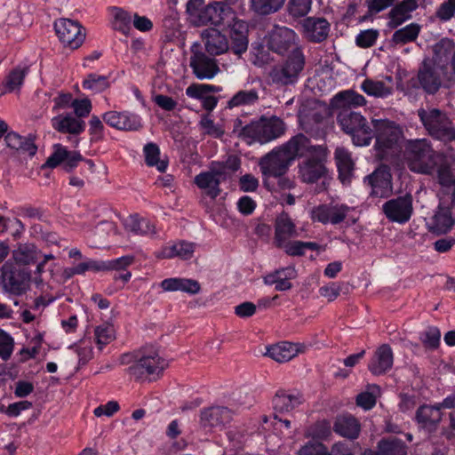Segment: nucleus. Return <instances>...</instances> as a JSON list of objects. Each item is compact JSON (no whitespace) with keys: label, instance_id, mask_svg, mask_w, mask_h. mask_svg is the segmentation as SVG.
I'll list each match as a JSON object with an SVG mask.
<instances>
[{"label":"nucleus","instance_id":"nucleus-1","mask_svg":"<svg viewBox=\"0 0 455 455\" xmlns=\"http://www.w3.org/2000/svg\"><path fill=\"white\" fill-rule=\"evenodd\" d=\"M428 135L443 146L435 150L428 144V169L435 173L439 185L437 196L440 201L451 196V205L455 208V172L451 169L454 150L451 146L455 141V125L445 113L434 108L428 112Z\"/></svg>","mask_w":455,"mask_h":455},{"label":"nucleus","instance_id":"nucleus-2","mask_svg":"<svg viewBox=\"0 0 455 455\" xmlns=\"http://www.w3.org/2000/svg\"><path fill=\"white\" fill-rule=\"evenodd\" d=\"M366 99L354 90L338 92L331 100V106L336 113L337 123L340 129L356 146L370 145L373 139V130L367 119L355 108L365 106Z\"/></svg>","mask_w":455,"mask_h":455},{"label":"nucleus","instance_id":"nucleus-3","mask_svg":"<svg viewBox=\"0 0 455 455\" xmlns=\"http://www.w3.org/2000/svg\"><path fill=\"white\" fill-rule=\"evenodd\" d=\"M306 136L302 133L293 136L288 142L276 148L259 159V166L265 178L284 175L299 151L306 146Z\"/></svg>","mask_w":455,"mask_h":455},{"label":"nucleus","instance_id":"nucleus-4","mask_svg":"<svg viewBox=\"0 0 455 455\" xmlns=\"http://www.w3.org/2000/svg\"><path fill=\"white\" fill-rule=\"evenodd\" d=\"M306 140V146L298 153V156H305V159L298 166L299 177L302 182L313 184L324 178L328 173L326 163L329 151L324 145H312L307 136Z\"/></svg>","mask_w":455,"mask_h":455},{"label":"nucleus","instance_id":"nucleus-5","mask_svg":"<svg viewBox=\"0 0 455 455\" xmlns=\"http://www.w3.org/2000/svg\"><path fill=\"white\" fill-rule=\"evenodd\" d=\"M187 12L196 26H222L234 16V10L227 4L213 2L204 4L203 0H189L187 3Z\"/></svg>","mask_w":455,"mask_h":455},{"label":"nucleus","instance_id":"nucleus-6","mask_svg":"<svg viewBox=\"0 0 455 455\" xmlns=\"http://www.w3.org/2000/svg\"><path fill=\"white\" fill-rule=\"evenodd\" d=\"M306 66V57L302 50H296L287 55L286 59L274 65L268 78L271 84L280 87L294 85L299 81Z\"/></svg>","mask_w":455,"mask_h":455},{"label":"nucleus","instance_id":"nucleus-7","mask_svg":"<svg viewBox=\"0 0 455 455\" xmlns=\"http://www.w3.org/2000/svg\"><path fill=\"white\" fill-rule=\"evenodd\" d=\"M285 132V124L277 117H261L259 121L242 127L239 136L252 139L261 144L281 137Z\"/></svg>","mask_w":455,"mask_h":455},{"label":"nucleus","instance_id":"nucleus-8","mask_svg":"<svg viewBox=\"0 0 455 455\" xmlns=\"http://www.w3.org/2000/svg\"><path fill=\"white\" fill-rule=\"evenodd\" d=\"M371 123L378 156L381 159L386 158L387 151L392 149L403 137V130L395 122L387 119H375Z\"/></svg>","mask_w":455,"mask_h":455},{"label":"nucleus","instance_id":"nucleus-9","mask_svg":"<svg viewBox=\"0 0 455 455\" xmlns=\"http://www.w3.org/2000/svg\"><path fill=\"white\" fill-rule=\"evenodd\" d=\"M30 271L26 267L17 263L6 261L1 267V280L3 288L13 295H22L30 285Z\"/></svg>","mask_w":455,"mask_h":455},{"label":"nucleus","instance_id":"nucleus-10","mask_svg":"<svg viewBox=\"0 0 455 455\" xmlns=\"http://www.w3.org/2000/svg\"><path fill=\"white\" fill-rule=\"evenodd\" d=\"M140 354V357L128 368L129 374L137 380L145 376L159 375L167 366L166 361L153 347L144 349Z\"/></svg>","mask_w":455,"mask_h":455},{"label":"nucleus","instance_id":"nucleus-11","mask_svg":"<svg viewBox=\"0 0 455 455\" xmlns=\"http://www.w3.org/2000/svg\"><path fill=\"white\" fill-rule=\"evenodd\" d=\"M403 164L411 172L427 173V140L425 139L406 140L401 147Z\"/></svg>","mask_w":455,"mask_h":455},{"label":"nucleus","instance_id":"nucleus-12","mask_svg":"<svg viewBox=\"0 0 455 455\" xmlns=\"http://www.w3.org/2000/svg\"><path fill=\"white\" fill-rule=\"evenodd\" d=\"M267 45L270 51L279 55L302 50L298 44L296 33L286 27H275L268 36Z\"/></svg>","mask_w":455,"mask_h":455},{"label":"nucleus","instance_id":"nucleus-13","mask_svg":"<svg viewBox=\"0 0 455 455\" xmlns=\"http://www.w3.org/2000/svg\"><path fill=\"white\" fill-rule=\"evenodd\" d=\"M229 37L230 51L236 55H241L248 49V24L239 19L234 12V16L222 25Z\"/></svg>","mask_w":455,"mask_h":455},{"label":"nucleus","instance_id":"nucleus-14","mask_svg":"<svg viewBox=\"0 0 455 455\" xmlns=\"http://www.w3.org/2000/svg\"><path fill=\"white\" fill-rule=\"evenodd\" d=\"M54 29L62 44L72 50L79 48L85 39L84 28L77 21L69 19L56 20Z\"/></svg>","mask_w":455,"mask_h":455},{"label":"nucleus","instance_id":"nucleus-15","mask_svg":"<svg viewBox=\"0 0 455 455\" xmlns=\"http://www.w3.org/2000/svg\"><path fill=\"white\" fill-rule=\"evenodd\" d=\"M396 88L410 96L417 95L420 90L427 91V59L422 60L418 74L408 75L405 72H399Z\"/></svg>","mask_w":455,"mask_h":455},{"label":"nucleus","instance_id":"nucleus-16","mask_svg":"<svg viewBox=\"0 0 455 455\" xmlns=\"http://www.w3.org/2000/svg\"><path fill=\"white\" fill-rule=\"evenodd\" d=\"M383 212L387 218L394 222H407L412 212V198L410 195L398 196L383 204Z\"/></svg>","mask_w":455,"mask_h":455},{"label":"nucleus","instance_id":"nucleus-17","mask_svg":"<svg viewBox=\"0 0 455 455\" xmlns=\"http://www.w3.org/2000/svg\"><path fill=\"white\" fill-rule=\"evenodd\" d=\"M391 180L390 168L386 164H381L371 174L364 178V182L371 188V196L387 197L392 191Z\"/></svg>","mask_w":455,"mask_h":455},{"label":"nucleus","instance_id":"nucleus-18","mask_svg":"<svg viewBox=\"0 0 455 455\" xmlns=\"http://www.w3.org/2000/svg\"><path fill=\"white\" fill-rule=\"evenodd\" d=\"M84 157L77 151H68L61 144L53 146L52 154L47 158L42 168H55L61 163H64V170L70 172L78 165V163L84 161Z\"/></svg>","mask_w":455,"mask_h":455},{"label":"nucleus","instance_id":"nucleus-19","mask_svg":"<svg viewBox=\"0 0 455 455\" xmlns=\"http://www.w3.org/2000/svg\"><path fill=\"white\" fill-rule=\"evenodd\" d=\"M350 208L345 204H321L311 211V218L314 221L323 224L333 225L342 222Z\"/></svg>","mask_w":455,"mask_h":455},{"label":"nucleus","instance_id":"nucleus-20","mask_svg":"<svg viewBox=\"0 0 455 455\" xmlns=\"http://www.w3.org/2000/svg\"><path fill=\"white\" fill-rule=\"evenodd\" d=\"M233 419V412L225 406H211L200 411L199 424L203 428L222 427Z\"/></svg>","mask_w":455,"mask_h":455},{"label":"nucleus","instance_id":"nucleus-21","mask_svg":"<svg viewBox=\"0 0 455 455\" xmlns=\"http://www.w3.org/2000/svg\"><path fill=\"white\" fill-rule=\"evenodd\" d=\"M190 67L200 80L212 79L220 71L217 61L202 52H193L190 57Z\"/></svg>","mask_w":455,"mask_h":455},{"label":"nucleus","instance_id":"nucleus-22","mask_svg":"<svg viewBox=\"0 0 455 455\" xmlns=\"http://www.w3.org/2000/svg\"><path fill=\"white\" fill-rule=\"evenodd\" d=\"M102 118L107 124L117 130L137 131L142 126L140 117L128 112L108 111Z\"/></svg>","mask_w":455,"mask_h":455},{"label":"nucleus","instance_id":"nucleus-23","mask_svg":"<svg viewBox=\"0 0 455 455\" xmlns=\"http://www.w3.org/2000/svg\"><path fill=\"white\" fill-rule=\"evenodd\" d=\"M306 37L313 43L324 41L330 33L331 25L325 18L307 17L302 23Z\"/></svg>","mask_w":455,"mask_h":455},{"label":"nucleus","instance_id":"nucleus-24","mask_svg":"<svg viewBox=\"0 0 455 455\" xmlns=\"http://www.w3.org/2000/svg\"><path fill=\"white\" fill-rule=\"evenodd\" d=\"M220 87L205 84H192L186 89V94L193 99L200 100L203 108L207 111H212L218 103V99L212 96V92H220Z\"/></svg>","mask_w":455,"mask_h":455},{"label":"nucleus","instance_id":"nucleus-25","mask_svg":"<svg viewBox=\"0 0 455 455\" xmlns=\"http://www.w3.org/2000/svg\"><path fill=\"white\" fill-rule=\"evenodd\" d=\"M222 175L223 172L212 164L210 172H201L195 177V183L199 188L206 190L209 197L215 199L220 194V179Z\"/></svg>","mask_w":455,"mask_h":455},{"label":"nucleus","instance_id":"nucleus-26","mask_svg":"<svg viewBox=\"0 0 455 455\" xmlns=\"http://www.w3.org/2000/svg\"><path fill=\"white\" fill-rule=\"evenodd\" d=\"M393 352L389 345L383 344L377 348L371 359L368 369L373 375H382L392 368Z\"/></svg>","mask_w":455,"mask_h":455},{"label":"nucleus","instance_id":"nucleus-27","mask_svg":"<svg viewBox=\"0 0 455 455\" xmlns=\"http://www.w3.org/2000/svg\"><path fill=\"white\" fill-rule=\"evenodd\" d=\"M333 431L347 439H357L361 433V424L359 420L351 414H341L336 417Z\"/></svg>","mask_w":455,"mask_h":455},{"label":"nucleus","instance_id":"nucleus-28","mask_svg":"<svg viewBox=\"0 0 455 455\" xmlns=\"http://www.w3.org/2000/svg\"><path fill=\"white\" fill-rule=\"evenodd\" d=\"M4 140L7 148L17 156H34L36 154L37 147L30 137H23L17 132H11L5 135Z\"/></svg>","mask_w":455,"mask_h":455},{"label":"nucleus","instance_id":"nucleus-29","mask_svg":"<svg viewBox=\"0 0 455 455\" xmlns=\"http://www.w3.org/2000/svg\"><path fill=\"white\" fill-rule=\"evenodd\" d=\"M418 8L416 0H403L394 5L389 11L387 26L390 28H396L406 20L411 18V12Z\"/></svg>","mask_w":455,"mask_h":455},{"label":"nucleus","instance_id":"nucleus-30","mask_svg":"<svg viewBox=\"0 0 455 455\" xmlns=\"http://www.w3.org/2000/svg\"><path fill=\"white\" fill-rule=\"evenodd\" d=\"M296 235L294 223L289 214L283 212L275 219L274 243L275 246L284 245V242Z\"/></svg>","mask_w":455,"mask_h":455},{"label":"nucleus","instance_id":"nucleus-31","mask_svg":"<svg viewBox=\"0 0 455 455\" xmlns=\"http://www.w3.org/2000/svg\"><path fill=\"white\" fill-rule=\"evenodd\" d=\"M204 46L211 55H220L230 50V44L225 35L219 30L211 28L204 31Z\"/></svg>","mask_w":455,"mask_h":455},{"label":"nucleus","instance_id":"nucleus-32","mask_svg":"<svg viewBox=\"0 0 455 455\" xmlns=\"http://www.w3.org/2000/svg\"><path fill=\"white\" fill-rule=\"evenodd\" d=\"M164 291H183L191 295L199 293L201 285L198 281L188 278H166L160 283Z\"/></svg>","mask_w":455,"mask_h":455},{"label":"nucleus","instance_id":"nucleus-33","mask_svg":"<svg viewBox=\"0 0 455 455\" xmlns=\"http://www.w3.org/2000/svg\"><path fill=\"white\" fill-rule=\"evenodd\" d=\"M302 402L300 394L287 393L283 390L277 391L272 400L274 410L278 413L290 412L299 406Z\"/></svg>","mask_w":455,"mask_h":455},{"label":"nucleus","instance_id":"nucleus-34","mask_svg":"<svg viewBox=\"0 0 455 455\" xmlns=\"http://www.w3.org/2000/svg\"><path fill=\"white\" fill-rule=\"evenodd\" d=\"M52 125L60 132L77 135L84 130L85 124L71 115H60L52 119Z\"/></svg>","mask_w":455,"mask_h":455},{"label":"nucleus","instance_id":"nucleus-35","mask_svg":"<svg viewBox=\"0 0 455 455\" xmlns=\"http://www.w3.org/2000/svg\"><path fill=\"white\" fill-rule=\"evenodd\" d=\"M335 160L340 181L343 184L349 183L354 170V163L350 153L344 148H337L335 150Z\"/></svg>","mask_w":455,"mask_h":455},{"label":"nucleus","instance_id":"nucleus-36","mask_svg":"<svg viewBox=\"0 0 455 455\" xmlns=\"http://www.w3.org/2000/svg\"><path fill=\"white\" fill-rule=\"evenodd\" d=\"M454 225L451 212L449 207L440 204L437 212L433 216L430 229L438 235L448 233Z\"/></svg>","mask_w":455,"mask_h":455},{"label":"nucleus","instance_id":"nucleus-37","mask_svg":"<svg viewBox=\"0 0 455 455\" xmlns=\"http://www.w3.org/2000/svg\"><path fill=\"white\" fill-rule=\"evenodd\" d=\"M295 277V269L293 267H286L276 270L275 273L267 275L264 281L268 285H275L276 291L290 290L292 285L291 279Z\"/></svg>","mask_w":455,"mask_h":455},{"label":"nucleus","instance_id":"nucleus-38","mask_svg":"<svg viewBox=\"0 0 455 455\" xmlns=\"http://www.w3.org/2000/svg\"><path fill=\"white\" fill-rule=\"evenodd\" d=\"M41 256V251L33 243L20 244L17 249L12 251L14 261L20 266L25 267L35 263Z\"/></svg>","mask_w":455,"mask_h":455},{"label":"nucleus","instance_id":"nucleus-39","mask_svg":"<svg viewBox=\"0 0 455 455\" xmlns=\"http://www.w3.org/2000/svg\"><path fill=\"white\" fill-rule=\"evenodd\" d=\"M297 354L294 345L289 342L276 344L267 347L266 355L277 363H285L292 359Z\"/></svg>","mask_w":455,"mask_h":455},{"label":"nucleus","instance_id":"nucleus-40","mask_svg":"<svg viewBox=\"0 0 455 455\" xmlns=\"http://www.w3.org/2000/svg\"><path fill=\"white\" fill-rule=\"evenodd\" d=\"M124 228L136 235H154L155 226L146 219L130 216L124 220Z\"/></svg>","mask_w":455,"mask_h":455},{"label":"nucleus","instance_id":"nucleus-41","mask_svg":"<svg viewBox=\"0 0 455 455\" xmlns=\"http://www.w3.org/2000/svg\"><path fill=\"white\" fill-rule=\"evenodd\" d=\"M259 96L257 89L240 90L228 101V108H238L242 106H252L259 101Z\"/></svg>","mask_w":455,"mask_h":455},{"label":"nucleus","instance_id":"nucleus-42","mask_svg":"<svg viewBox=\"0 0 455 455\" xmlns=\"http://www.w3.org/2000/svg\"><path fill=\"white\" fill-rule=\"evenodd\" d=\"M377 449L382 455H407V446L404 442L395 437L382 438L378 442Z\"/></svg>","mask_w":455,"mask_h":455},{"label":"nucleus","instance_id":"nucleus-43","mask_svg":"<svg viewBox=\"0 0 455 455\" xmlns=\"http://www.w3.org/2000/svg\"><path fill=\"white\" fill-rule=\"evenodd\" d=\"M285 0H250L251 10L259 15H269L280 11Z\"/></svg>","mask_w":455,"mask_h":455},{"label":"nucleus","instance_id":"nucleus-44","mask_svg":"<svg viewBox=\"0 0 455 455\" xmlns=\"http://www.w3.org/2000/svg\"><path fill=\"white\" fill-rule=\"evenodd\" d=\"M145 162L148 166H156V169L164 172L168 166V162L166 160H160V148L159 147L153 142H149L144 146L143 148Z\"/></svg>","mask_w":455,"mask_h":455},{"label":"nucleus","instance_id":"nucleus-45","mask_svg":"<svg viewBox=\"0 0 455 455\" xmlns=\"http://www.w3.org/2000/svg\"><path fill=\"white\" fill-rule=\"evenodd\" d=\"M361 89L367 95L376 98H385L392 94L393 88L387 86L382 81H375L370 78L365 79L361 84Z\"/></svg>","mask_w":455,"mask_h":455},{"label":"nucleus","instance_id":"nucleus-46","mask_svg":"<svg viewBox=\"0 0 455 455\" xmlns=\"http://www.w3.org/2000/svg\"><path fill=\"white\" fill-rule=\"evenodd\" d=\"M195 246L193 243L181 241L164 248L162 254L164 258L170 259L177 256L182 259H188L192 258Z\"/></svg>","mask_w":455,"mask_h":455},{"label":"nucleus","instance_id":"nucleus-47","mask_svg":"<svg viewBox=\"0 0 455 455\" xmlns=\"http://www.w3.org/2000/svg\"><path fill=\"white\" fill-rule=\"evenodd\" d=\"M420 26L411 23L403 28L396 30L392 36V42L396 44H405L413 42L419 36Z\"/></svg>","mask_w":455,"mask_h":455},{"label":"nucleus","instance_id":"nucleus-48","mask_svg":"<svg viewBox=\"0 0 455 455\" xmlns=\"http://www.w3.org/2000/svg\"><path fill=\"white\" fill-rule=\"evenodd\" d=\"M454 49L452 40L448 38L441 39L436 44L434 45V61L439 66H443L448 62L449 57Z\"/></svg>","mask_w":455,"mask_h":455},{"label":"nucleus","instance_id":"nucleus-49","mask_svg":"<svg viewBox=\"0 0 455 455\" xmlns=\"http://www.w3.org/2000/svg\"><path fill=\"white\" fill-rule=\"evenodd\" d=\"M380 389L378 385L372 384L367 387V390L357 395L355 398L356 405L363 410H371L376 404L377 396Z\"/></svg>","mask_w":455,"mask_h":455},{"label":"nucleus","instance_id":"nucleus-50","mask_svg":"<svg viewBox=\"0 0 455 455\" xmlns=\"http://www.w3.org/2000/svg\"><path fill=\"white\" fill-rule=\"evenodd\" d=\"M278 248L283 249L284 251L291 256H301L304 255L305 250H317L319 245L316 243L313 242H301V241H294V242H284V245L277 246Z\"/></svg>","mask_w":455,"mask_h":455},{"label":"nucleus","instance_id":"nucleus-51","mask_svg":"<svg viewBox=\"0 0 455 455\" xmlns=\"http://www.w3.org/2000/svg\"><path fill=\"white\" fill-rule=\"evenodd\" d=\"M83 87L94 92H101L109 87V82L107 76L92 73L84 80Z\"/></svg>","mask_w":455,"mask_h":455},{"label":"nucleus","instance_id":"nucleus-52","mask_svg":"<svg viewBox=\"0 0 455 455\" xmlns=\"http://www.w3.org/2000/svg\"><path fill=\"white\" fill-rule=\"evenodd\" d=\"M131 15L123 9L116 8L113 28L127 36L131 30Z\"/></svg>","mask_w":455,"mask_h":455},{"label":"nucleus","instance_id":"nucleus-53","mask_svg":"<svg viewBox=\"0 0 455 455\" xmlns=\"http://www.w3.org/2000/svg\"><path fill=\"white\" fill-rule=\"evenodd\" d=\"M455 15V0H446L440 4L434 16L428 18V21L438 19L448 21Z\"/></svg>","mask_w":455,"mask_h":455},{"label":"nucleus","instance_id":"nucleus-54","mask_svg":"<svg viewBox=\"0 0 455 455\" xmlns=\"http://www.w3.org/2000/svg\"><path fill=\"white\" fill-rule=\"evenodd\" d=\"M312 5V0H289L288 12L294 18L306 16Z\"/></svg>","mask_w":455,"mask_h":455},{"label":"nucleus","instance_id":"nucleus-55","mask_svg":"<svg viewBox=\"0 0 455 455\" xmlns=\"http://www.w3.org/2000/svg\"><path fill=\"white\" fill-rule=\"evenodd\" d=\"M452 409L455 408V392L448 395L443 401L436 405L428 407V412L431 415V419L428 421L436 423L441 419V409Z\"/></svg>","mask_w":455,"mask_h":455},{"label":"nucleus","instance_id":"nucleus-56","mask_svg":"<svg viewBox=\"0 0 455 455\" xmlns=\"http://www.w3.org/2000/svg\"><path fill=\"white\" fill-rule=\"evenodd\" d=\"M28 68H17L13 69L6 78L5 86L9 92L18 89L23 83L28 73Z\"/></svg>","mask_w":455,"mask_h":455},{"label":"nucleus","instance_id":"nucleus-57","mask_svg":"<svg viewBox=\"0 0 455 455\" xmlns=\"http://www.w3.org/2000/svg\"><path fill=\"white\" fill-rule=\"evenodd\" d=\"M14 347V340L12 337L0 329V357L4 361L10 359Z\"/></svg>","mask_w":455,"mask_h":455},{"label":"nucleus","instance_id":"nucleus-58","mask_svg":"<svg viewBox=\"0 0 455 455\" xmlns=\"http://www.w3.org/2000/svg\"><path fill=\"white\" fill-rule=\"evenodd\" d=\"M379 36V31L376 29H366L361 31L356 38L355 44L361 48H369L372 46Z\"/></svg>","mask_w":455,"mask_h":455},{"label":"nucleus","instance_id":"nucleus-59","mask_svg":"<svg viewBox=\"0 0 455 455\" xmlns=\"http://www.w3.org/2000/svg\"><path fill=\"white\" fill-rule=\"evenodd\" d=\"M95 339L100 347L108 344L114 339V329L109 325L98 326L95 329Z\"/></svg>","mask_w":455,"mask_h":455},{"label":"nucleus","instance_id":"nucleus-60","mask_svg":"<svg viewBox=\"0 0 455 455\" xmlns=\"http://www.w3.org/2000/svg\"><path fill=\"white\" fill-rule=\"evenodd\" d=\"M331 434V427L327 421L316 422L311 428L310 435L314 439L325 440Z\"/></svg>","mask_w":455,"mask_h":455},{"label":"nucleus","instance_id":"nucleus-61","mask_svg":"<svg viewBox=\"0 0 455 455\" xmlns=\"http://www.w3.org/2000/svg\"><path fill=\"white\" fill-rule=\"evenodd\" d=\"M200 125L205 130L206 134L214 138H220L224 134V130L220 125H216L207 116L201 119Z\"/></svg>","mask_w":455,"mask_h":455},{"label":"nucleus","instance_id":"nucleus-62","mask_svg":"<svg viewBox=\"0 0 455 455\" xmlns=\"http://www.w3.org/2000/svg\"><path fill=\"white\" fill-rule=\"evenodd\" d=\"M119 410L120 406L116 401H109L106 404L96 407L93 411V413L96 417H112Z\"/></svg>","mask_w":455,"mask_h":455},{"label":"nucleus","instance_id":"nucleus-63","mask_svg":"<svg viewBox=\"0 0 455 455\" xmlns=\"http://www.w3.org/2000/svg\"><path fill=\"white\" fill-rule=\"evenodd\" d=\"M71 106L74 108L77 117L87 116L92 110V104L88 99L75 100L71 102Z\"/></svg>","mask_w":455,"mask_h":455},{"label":"nucleus","instance_id":"nucleus-64","mask_svg":"<svg viewBox=\"0 0 455 455\" xmlns=\"http://www.w3.org/2000/svg\"><path fill=\"white\" fill-rule=\"evenodd\" d=\"M32 403L28 401H20L9 404L6 409L0 408L1 411L5 412L10 417H17L22 411L31 408Z\"/></svg>","mask_w":455,"mask_h":455}]
</instances>
